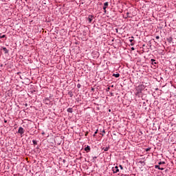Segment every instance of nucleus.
<instances>
[{
  "mask_svg": "<svg viewBox=\"0 0 176 176\" xmlns=\"http://www.w3.org/2000/svg\"><path fill=\"white\" fill-rule=\"evenodd\" d=\"M88 20H89V23H91V21H93V19L91 17V18L89 17Z\"/></svg>",
  "mask_w": 176,
  "mask_h": 176,
  "instance_id": "f8f14e48",
  "label": "nucleus"
},
{
  "mask_svg": "<svg viewBox=\"0 0 176 176\" xmlns=\"http://www.w3.org/2000/svg\"><path fill=\"white\" fill-rule=\"evenodd\" d=\"M113 76H115V78H119V76H120V74H113Z\"/></svg>",
  "mask_w": 176,
  "mask_h": 176,
  "instance_id": "6e6552de",
  "label": "nucleus"
},
{
  "mask_svg": "<svg viewBox=\"0 0 176 176\" xmlns=\"http://www.w3.org/2000/svg\"><path fill=\"white\" fill-rule=\"evenodd\" d=\"M77 87H78V89H80V84H78V85H77Z\"/></svg>",
  "mask_w": 176,
  "mask_h": 176,
  "instance_id": "a211bd4d",
  "label": "nucleus"
},
{
  "mask_svg": "<svg viewBox=\"0 0 176 176\" xmlns=\"http://www.w3.org/2000/svg\"><path fill=\"white\" fill-rule=\"evenodd\" d=\"M32 142H33L34 145H36L38 144L36 140H32Z\"/></svg>",
  "mask_w": 176,
  "mask_h": 176,
  "instance_id": "9d476101",
  "label": "nucleus"
},
{
  "mask_svg": "<svg viewBox=\"0 0 176 176\" xmlns=\"http://www.w3.org/2000/svg\"><path fill=\"white\" fill-rule=\"evenodd\" d=\"M3 51L4 52L5 54H8L9 53V50L6 47H3Z\"/></svg>",
  "mask_w": 176,
  "mask_h": 176,
  "instance_id": "20e7f679",
  "label": "nucleus"
},
{
  "mask_svg": "<svg viewBox=\"0 0 176 176\" xmlns=\"http://www.w3.org/2000/svg\"><path fill=\"white\" fill-rule=\"evenodd\" d=\"M135 49L133 47H131V50H135Z\"/></svg>",
  "mask_w": 176,
  "mask_h": 176,
  "instance_id": "5701e85b",
  "label": "nucleus"
},
{
  "mask_svg": "<svg viewBox=\"0 0 176 176\" xmlns=\"http://www.w3.org/2000/svg\"><path fill=\"white\" fill-rule=\"evenodd\" d=\"M102 133H105V130H103Z\"/></svg>",
  "mask_w": 176,
  "mask_h": 176,
  "instance_id": "393cba45",
  "label": "nucleus"
},
{
  "mask_svg": "<svg viewBox=\"0 0 176 176\" xmlns=\"http://www.w3.org/2000/svg\"><path fill=\"white\" fill-rule=\"evenodd\" d=\"M108 90H109V87L108 88Z\"/></svg>",
  "mask_w": 176,
  "mask_h": 176,
  "instance_id": "bb28decb",
  "label": "nucleus"
},
{
  "mask_svg": "<svg viewBox=\"0 0 176 176\" xmlns=\"http://www.w3.org/2000/svg\"><path fill=\"white\" fill-rule=\"evenodd\" d=\"M148 151H149V148H147V149H146V152H148Z\"/></svg>",
  "mask_w": 176,
  "mask_h": 176,
  "instance_id": "a878e982",
  "label": "nucleus"
},
{
  "mask_svg": "<svg viewBox=\"0 0 176 176\" xmlns=\"http://www.w3.org/2000/svg\"><path fill=\"white\" fill-rule=\"evenodd\" d=\"M18 133L22 135V134H24V129L21 126L19 128Z\"/></svg>",
  "mask_w": 176,
  "mask_h": 176,
  "instance_id": "f257e3e1",
  "label": "nucleus"
},
{
  "mask_svg": "<svg viewBox=\"0 0 176 176\" xmlns=\"http://www.w3.org/2000/svg\"><path fill=\"white\" fill-rule=\"evenodd\" d=\"M120 168L121 170H123V166L122 165H120Z\"/></svg>",
  "mask_w": 176,
  "mask_h": 176,
  "instance_id": "6ab92c4d",
  "label": "nucleus"
},
{
  "mask_svg": "<svg viewBox=\"0 0 176 176\" xmlns=\"http://www.w3.org/2000/svg\"><path fill=\"white\" fill-rule=\"evenodd\" d=\"M156 39H160V36H156Z\"/></svg>",
  "mask_w": 176,
  "mask_h": 176,
  "instance_id": "f3484780",
  "label": "nucleus"
},
{
  "mask_svg": "<svg viewBox=\"0 0 176 176\" xmlns=\"http://www.w3.org/2000/svg\"><path fill=\"white\" fill-rule=\"evenodd\" d=\"M155 168H158V170H160V166L159 165H155Z\"/></svg>",
  "mask_w": 176,
  "mask_h": 176,
  "instance_id": "9b49d317",
  "label": "nucleus"
},
{
  "mask_svg": "<svg viewBox=\"0 0 176 176\" xmlns=\"http://www.w3.org/2000/svg\"><path fill=\"white\" fill-rule=\"evenodd\" d=\"M85 152H90V146H87L85 148Z\"/></svg>",
  "mask_w": 176,
  "mask_h": 176,
  "instance_id": "39448f33",
  "label": "nucleus"
},
{
  "mask_svg": "<svg viewBox=\"0 0 176 176\" xmlns=\"http://www.w3.org/2000/svg\"><path fill=\"white\" fill-rule=\"evenodd\" d=\"M67 112H69L70 113H72V108H69L67 109Z\"/></svg>",
  "mask_w": 176,
  "mask_h": 176,
  "instance_id": "1a4fd4ad",
  "label": "nucleus"
},
{
  "mask_svg": "<svg viewBox=\"0 0 176 176\" xmlns=\"http://www.w3.org/2000/svg\"><path fill=\"white\" fill-rule=\"evenodd\" d=\"M158 164H159V165H160V164H166V162H160L158 163Z\"/></svg>",
  "mask_w": 176,
  "mask_h": 176,
  "instance_id": "ddd939ff",
  "label": "nucleus"
},
{
  "mask_svg": "<svg viewBox=\"0 0 176 176\" xmlns=\"http://www.w3.org/2000/svg\"><path fill=\"white\" fill-rule=\"evenodd\" d=\"M131 39H134V37H133V36H131Z\"/></svg>",
  "mask_w": 176,
  "mask_h": 176,
  "instance_id": "b1692460",
  "label": "nucleus"
},
{
  "mask_svg": "<svg viewBox=\"0 0 176 176\" xmlns=\"http://www.w3.org/2000/svg\"><path fill=\"white\" fill-rule=\"evenodd\" d=\"M160 170H164V168H160Z\"/></svg>",
  "mask_w": 176,
  "mask_h": 176,
  "instance_id": "4be33fe9",
  "label": "nucleus"
},
{
  "mask_svg": "<svg viewBox=\"0 0 176 176\" xmlns=\"http://www.w3.org/2000/svg\"><path fill=\"white\" fill-rule=\"evenodd\" d=\"M131 46H134V43H131Z\"/></svg>",
  "mask_w": 176,
  "mask_h": 176,
  "instance_id": "412c9836",
  "label": "nucleus"
},
{
  "mask_svg": "<svg viewBox=\"0 0 176 176\" xmlns=\"http://www.w3.org/2000/svg\"><path fill=\"white\" fill-rule=\"evenodd\" d=\"M6 36V35H3V36H0V39H1L2 38H5Z\"/></svg>",
  "mask_w": 176,
  "mask_h": 176,
  "instance_id": "4468645a",
  "label": "nucleus"
},
{
  "mask_svg": "<svg viewBox=\"0 0 176 176\" xmlns=\"http://www.w3.org/2000/svg\"><path fill=\"white\" fill-rule=\"evenodd\" d=\"M133 41H134L133 39H129V42H131V43H133Z\"/></svg>",
  "mask_w": 176,
  "mask_h": 176,
  "instance_id": "dca6fc26",
  "label": "nucleus"
},
{
  "mask_svg": "<svg viewBox=\"0 0 176 176\" xmlns=\"http://www.w3.org/2000/svg\"><path fill=\"white\" fill-rule=\"evenodd\" d=\"M97 133H98V130H96V131L94 133V137H96V134H97Z\"/></svg>",
  "mask_w": 176,
  "mask_h": 176,
  "instance_id": "2eb2a0df",
  "label": "nucleus"
},
{
  "mask_svg": "<svg viewBox=\"0 0 176 176\" xmlns=\"http://www.w3.org/2000/svg\"><path fill=\"white\" fill-rule=\"evenodd\" d=\"M108 2L104 3L103 10H104V13H107V8H108Z\"/></svg>",
  "mask_w": 176,
  "mask_h": 176,
  "instance_id": "7ed1b4c3",
  "label": "nucleus"
},
{
  "mask_svg": "<svg viewBox=\"0 0 176 176\" xmlns=\"http://www.w3.org/2000/svg\"><path fill=\"white\" fill-rule=\"evenodd\" d=\"M104 152H108L109 151V147L103 148Z\"/></svg>",
  "mask_w": 176,
  "mask_h": 176,
  "instance_id": "0eeeda50",
  "label": "nucleus"
},
{
  "mask_svg": "<svg viewBox=\"0 0 176 176\" xmlns=\"http://www.w3.org/2000/svg\"><path fill=\"white\" fill-rule=\"evenodd\" d=\"M113 174H116L117 173H119V168L118 166L113 168Z\"/></svg>",
  "mask_w": 176,
  "mask_h": 176,
  "instance_id": "f03ea898",
  "label": "nucleus"
},
{
  "mask_svg": "<svg viewBox=\"0 0 176 176\" xmlns=\"http://www.w3.org/2000/svg\"><path fill=\"white\" fill-rule=\"evenodd\" d=\"M151 61L153 65V64H157V62H156V60H155V59H151Z\"/></svg>",
  "mask_w": 176,
  "mask_h": 176,
  "instance_id": "423d86ee",
  "label": "nucleus"
},
{
  "mask_svg": "<svg viewBox=\"0 0 176 176\" xmlns=\"http://www.w3.org/2000/svg\"><path fill=\"white\" fill-rule=\"evenodd\" d=\"M89 134V132L85 133V137H87V135Z\"/></svg>",
  "mask_w": 176,
  "mask_h": 176,
  "instance_id": "aec40b11",
  "label": "nucleus"
}]
</instances>
